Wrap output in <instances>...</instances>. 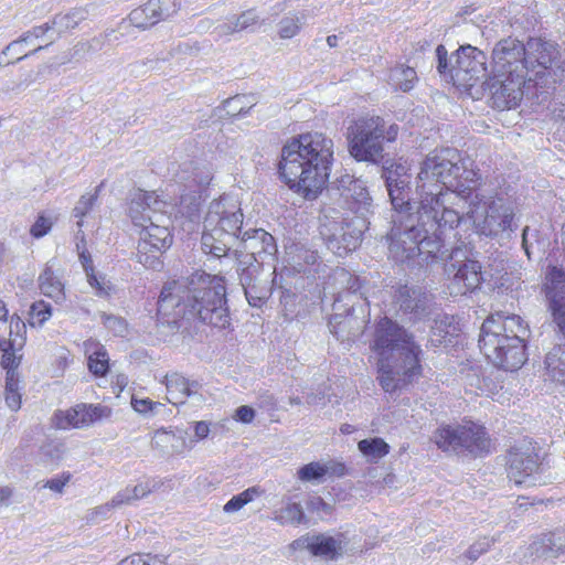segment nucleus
<instances>
[{"label": "nucleus", "instance_id": "35", "mask_svg": "<svg viewBox=\"0 0 565 565\" xmlns=\"http://www.w3.org/2000/svg\"><path fill=\"white\" fill-rule=\"evenodd\" d=\"M259 20L255 9H248L242 12L239 15H233L227 19L226 22L216 26V31L220 35H228L236 32H242L249 26L255 25Z\"/></svg>", "mask_w": 565, "mask_h": 565}, {"label": "nucleus", "instance_id": "14", "mask_svg": "<svg viewBox=\"0 0 565 565\" xmlns=\"http://www.w3.org/2000/svg\"><path fill=\"white\" fill-rule=\"evenodd\" d=\"M526 79L527 75L522 74H505L502 77L489 74L486 85L490 92L491 107L498 110L516 108L523 99Z\"/></svg>", "mask_w": 565, "mask_h": 565}, {"label": "nucleus", "instance_id": "20", "mask_svg": "<svg viewBox=\"0 0 565 565\" xmlns=\"http://www.w3.org/2000/svg\"><path fill=\"white\" fill-rule=\"evenodd\" d=\"M494 335L495 338H515L525 342L530 335L529 326L520 316H492L484 320L481 327L480 337Z\"/></svg>", "mask_w": 565, "mask_h": 565}, {"label": "nucleus", "instance_id": "10", "mask_svg": "<svg viewBox=\"0 0 565 565\" xmlns=\"http://www.w3.org/2000/svg\"><path fill=\"white\" fill-rule=\"evenodd\" d=\"M459 210L462 220L468 217L476 230L486 236H498L504 232H513L514 210L503 199L486 200L478 189L472 191L466 203Z\"/></svg>", "mask_w": 565, "mask_h": 565}, {"label": "nucleus", "instance_id": "17", "mask_svg": "<svg viewBox=\"0 0 565 565\" xmlns=\"http://www.w3.org/2000/svg\"><path fill=\"white\" fill-rule=\"evenodd\" d=\"M545 292L553 319L565 337V270L562 267L548 266Z\"/></svg>", "mask_w": 565, "mask_h": 565}, {"label": "nucleus", "instance_id": "13", "mask_svg": "<svg viewBox=\"0 0 565 565\" xmlns=\"http://www.w3.org/2000/svg\"><path fill=\"white\" fill-rule=\"evenodd\" d=\"M479 347L488 360L505 371L519 370L527 359L525 342L515 338L479 337Z\"/></svg>", "mask_w": 565, "mask_h": 565}, {"label": "nucleus", "instance_id": "4", "mask_svg": "<svg viewBox=\"0 0 565 565\" xmlns=\"http://www.w3.org/2000/svg\"><path fill=\"white\" fill-rule=\"evenodd\" d=\"M372 349L379 356L377 379L385 392L402 390L420 375V347L411 333L387 317L376 324Z\"/></svg>", "mask_w": 565, "mask_h": 565}, {"label": "nucleus", "instance_id": "52", "mask_svg": "<svg viewBox=\"0 0 565 565\" xmlns=\"http://www.w3.org/2000/svg\"><path fill=\"white\" fill-rule=\"evenodd\" d=\"M333 279L341 284L345 285V294L355 295L361 289V281L359 277L350 274L344 268H338L333 273Z\"/></svg>", "mask_w": 565, "mask_h": 565}, {"label": "nucleus", "instance_id": "3", "mask_svg": "<svg viewBox=\"0 0 565 565\" xmlns=\"http://www.w3.org/2000/svg\"><path fill=\"white\" fill-rule=\"evenodd\" d=\"M332 161L333 140L321 132H307L282 147L278 170L291 190L313 200L326 186Z\"/></svg>", "mask_w": 565, "mask_h": 565}, {"label": "nucleus", "instance_id": "56", "mask_svg": "<svg viewBox=\"0 0 565 565\" xmlns=\"http://www.w3.org/2000/svg\"><path fill=\"white\" fill-rule=\"evenodd\" d=\"M161 21L170 19L181 9V0H152Z\"/></svg>", "mask_w": 565, "mask_h": 565}, {"label": "nucleus", "instance_id": "47", "mask_svg": "<svg viewBox=\"0 0 565 565\" xmlns=\"http://www.w3.org/2000/svg\"><path fill=\"white\" fill-rule=\"evenodd\" d=\"M262 491L258 487H250L243 492L234 495L223 507L225 513H234L242 510L247 503L252 502Z\"/></svg>", "mask_w": 565, "mask_h": 565}, {"label": "nucleus", "instance_id": "24", "mask_svg": "<svg viewBox=\"0 0 565 565\" xmlns=\"http://www.w3.org/2000/svg\"><path fill=\"white\" fill-rule=\"evenodd\" d=\"M215 215L220 218L217 227L233 236H237V232H241L243 224V213L236 203L230 201L226 198L214 200L210 203L206 216Z\"/></svg>", "mask_w": 565, "mask_h": 565}, {"label": "nucleus", "instance_id": "62", "mask_svg": "<svg viewBox=\"0 0 565 565\" xmlns=\"http://www.w3.org/2000/svg\"><path fill=\"white\" fill-rule=\"evenodd\" d=\"M71 472L64 471L58 477L46 480L42 488L50 489L55 493L62 494L65 486L71 481Z\"/></svg>", "mask_w": 565, "mask_h": 565}, {"label": "nucleus", "instance_id": "22", "mask_svg": "<svg viewBox=\"0 0 565 565\" xmlns=\"http://www.w3.org/2000/svg\"><path fill=\"white\" fill-rule=\"evenodd\" d=\"M527 555L534 559H556L565 555V531L541 533L532 539Z\"/></svg>", "mask_w": 565, "mask_h": 565}, {"label": "nucleus", "instance_id": "9", "mask_svg": "<svg viewBox=\"0 0 565 565\" xmlns=\"http://www.w3.org/2000/svg\"><path fill=\"white\" fill-rule=\"evenodd\" d=\"M367 226L366 217L352 216L333 206L323 207L320 216V235L328 249L338 256L354 250Z\"/></svg>", "mask_w": 565, "mask_h": 565}, {"label": "nucleus", "instance_id": "41", "mask_svg": "<svg viewBox=\"0 0 565 565\" xmlns=\"http://www.w3.org/2000/svg\"><path fill=\"white\" fill-rule=\"evenodd\" d=\"M344 546L342 541L323 534L313 535L312 555L333 559L340 555Z\"/></svg>", "mask_w": 565, "mask_h": 565}, {"label": "nucleus", "instance_id": "23", "mask_svg": "<svg viewBox=\"0 0 565 565\" xmlns=\"http://www.w3.org/2000/svg\"><path fill=\"white\" fill-rule=\"evenodd\" d=\"M446 228L451 230L449 226H441L440 228L430 231L429 233L423 231L422 237L418 238V255H416L414 264L423 266L424 264H428L430 260H444L447 257L455 259L457 254L460 252L459 249L452 250L449 255L448 250L444 249L445 246L440 235Z\"/></svg>", "mask_w": 565, "mask_h": 565}, {"label": "nucleus", "instance_id": "25", "mask_svg": "<svg viewBox=\"0 0 565 565\" xmlns=\"http://www.w3.org/2000/svg\"><path fill=\"white\" fill-rule=\"evenodd\" d=\"M365 328V321L354 316V307L345 310V315L335 312L329 320L330 332L340 341H351L360 337Z\"/></svg>", "mask_w": 565, "mask_h": 565}, {"label": "nucleus", "instance_id": "53", "mask_svg": "<svg viewBox=\"0 0 565 565\" xmlns=\"http://www.w3.org/2000/svg\"><path fill=\"white\" fill-rule=\"evenodd\" d=\"M102 185L103 183L96 189L94 194L82 195L76 206L74 207L73 215L74 217L79 218V221L77 222L78 227L83 226L82 218L92 210L93 205L97 200L98 191Z\"/></svg>", "mask_w": 565, "mask_h": 565}, {"label": "nucleus", "instance_id": "46", "mask_svg": "<svg viewBox=\"0 0 565 565\" xmlns=\"http://www.w3.org/2000/svg\"><path fill=\"white\" fill-rule=\"evenodd\" d=\"M130 24L126 20H122L117 24L116 28H107L99 35L93 38L89 41V49L99 47L104 43L118 41L121 36L128 33Z\"/></svg>", "mask_w": 565, "mask_h": 565}, {"label": "nucleus", "instance_id": "5", "mask_svg": "<svg viewBox=\"0 0 565 565\" xmlns=\"http://www.w3.org/2000/svg\"><path fill=\"white\" fill-rule=\"evenodd\" d=\"M164 205L154 192L138 190L132 194L128 207L134 225L141 228L137 260L152 269L161 266L157 254L169 248L172 243L170 217L162 211Z\"/></svg>", "mask_w": 565, "mask_h": 565}, {"label": "nucleus", "instance_id": "49", "mask_svg": "<svg viewBox=\"0 0 565 565\" xmlns=\"http://www.w3.org/2000/svg\"><path fill=\"white\" fill-rule=\"evenodd\" d=\"M297 476L299 480L303 482H317L320 483L323 481V478L327 476V470H324L323 463L319 461H312L302 466Z\"/></svg>", "mask_w": 565, "mask_h": 565}, {"label": "nucleus", "instance_id": "63", "mask_svg": "<svg viewBox=\"0 0 565 565\" xmlns=\"http://www.w3.org/2000/svg\"><path fill=\"white\" fill-rule=\"evenodd\" d=\"M42 455L52 462H58L63 459L65 447L61 443H47L41 448Z\"/></svg>", "mask_w": 565, "mask_h": 565}, {"label": "nucleus", "instance_id": "60", "mask_svg": "<svg viewBox=\"0 0 565 565\" xmlns=\"http://www.w3.org/2000/svg\"><path fill=\"white\" fill-rule=\"evenodd\" d=\"M52 315L50 305L44 301L34 302L30 308V317L32 319L31 324H42L44 323Z\"/></svg>", "mask_w": 565, "mask_h": 565}, {"label": "nucleus", "instance_id": "55", "mask_svg": "<svg viewBox=\"0 0 565 565\" xmlns=\"http://www.w3.org/2000/svg\"><path fill=\"white\" fill-rule=\"evenodd\" d=\"M84 413L89 427L99 420L108 419L111 416V408L102 404H85Z\"/></svg>", "mask_w": 565, "mask_h": 565}, {"label": "nucleus", "instance_id": "19", "mask_svg": "<svg viewBox=\"0 0 565 565\" xmlns=\"http://www.w3.org/2000/svg\"><path fill=\"white\" fill-rule=\"evenodd\" d=\"M446 270L449 275L454 274L448 284L451 296L466 295L477 289L482 280L481 265L477 260L468 259L459 266L451 263Z\"/></svg>", "mask_w": 565, "mask_h": 565}, {"label": "nucleus", "instance_id": "11", "mask_svg": "<svg viewBox=\"0 0 565 565\" xmlns=\"http://www.w3.org/2000/svg\"><path fill=\"white\" fill-rule=\"evenodd\" d=\"M434 441L444 451L467 450L472 455H481L490 449V439L484 428L471 422L440 427L434 434Z\"/></svg>", "mask_w": 565, "mask_h": 565}, {"label": "nucleus", "instance_id": "15", "mask_svg": "<svg viewBox=\"0 0 565 565\" xmlns=\"http://www.w3.org/2000/svg\"><path fill=\"white\" fill-rule=\"evenodd\" d=\"M525 45L512 36L500 40L492 50L490 74L502 77L505 74L527 75Z\"/></svg>", "mask_w": 565, "mask_h": 565}, {"label": "nucleus", "instance_id": "29", "mask_svg": "<svg viewBox=\"0 0 565 565\" xmlns=\"http://www.w3.org/2000/svg\"><path fill=\"white\" fill-rule=\"evenodd\" d=\"M151 448L163 457H172L186 450V440L181 434L161 428L154 431Z\"/></svg>", "mask_w": 565, "mask_h": 565}, {"label": "nucleus", "instance_id": "34", "mask_svg": "<svg viewBox=\"0 0 565 565\" xmlns=\"http://www.w3.org/2000/svg\"><path fill=\"white\" fill-rule=\"evenodd\" d=\"M310 17L309 10L289 12L278 22V36L282 40L295 38Z\"/></svg>", "mask_w": 565, "mask_h": 565}, {"label": "nucleus", "instance_id": "28", "mask_svg": "<svg viewBox=\"0 0 565 565\" xmlns=\"http://www.w3.org/2000/svg\"><path fill=\"white\" fill-rule=\"evenodd\" d=\"M386 188L395 211L393 218H405L416 214L414 205L409 202V181H399V183H396L395 179L388 177Z\"/></svg>", "mask_w": 565, "mask_h": 565}, {"label": "nucleus", "instance_id": "1", "mask_svg": "<svg viewBox=\"0 0 565 565\" xmlns=\"http://www.w3.org/2000/svg\"><path fill=\"white\" fill-rule=\"evenodd\" d=\"M469 159H463L454 148L429 152L419 166L416 192L423 213H441V220L450 226L462 221L459 207L479 185L480 174Z\"/></svg>", "mask_w": 565, "mask_h": 565}, {"label": "nucleus", "instance_id": "42", "mask_svg": "<svg viewBox=\"0 0 565 565\" xmlns=\"http://www.w3.org/2000/svg\"><path fill=\"white\" fill-rule=\"evenodd\" d=\"M358 448L369 462L375 463L390 452V445L380 437L360 440Z\"/></svg>", "mask_w": 565, "mask_h": 565}, {"label": "nucleus", "instance_id": "58", "mask_svg": "<svg viewBox=\"0 0 565 565\" xmlns=\"http://www.w3.org/2000/svg\"><path fill=\"white\" fill-rule=\"evenodd\" d=\"M104 326L111 331L115 335L122 337L127 331V323L125 319L113 315L102 312L100 315Z\"/></svg>", "mask_w": 565, "mask_h": 565}, {"label": "nucleus", "instance_id": "44", "mask_svg": "<svg viewBox=\"0 0 565 565\" xmlns=\"http://www.w3.org/2000/svg\"><path fill=\"white\" fill-rule=\"evenodd\" d=\"M255 105L253 96L236 95L227 98L223 103V107L227 115L232 117L244 116L249 113L252 107Z\"/></svg>", "mask_w": 565, "mask_h": 565}, {"label": "nucleus", "instance_id": "32", "mask_svg": "<svg viewBox=\"0 0 565 565\" xmlns=\"http://www.w3.org/2000/svg\"><path fill=\"white\" fill-rule=\"evenodd\" d=\"M161 484L162 482L160 480H147L139 482L134 487L128 486L121 489L113 498L115 499V503L118 508L122 505H130L156 491Z\"/></svg>", "mask_w": 565, "mask_h": 565}, {"label": "nucleus", "instance_id": "31", "mask_svg": "<svg viewBox=\"0 0 565 565\" xmlns=\"http://www.w3.org/2000/svg\"><path fill=\"white\" fill-rule=\"evenodd\" d=\"M167 399L169 403L183 404L185 399L196 393L198 383H190L183 375L171 373L166 376Z\"/></svg>", "mask_w": 565, "mask_h": 565}, {"label": "nucleus", "instance_id": "45", "mask_svg": "<svg viewBox=\"0 0 565 565\" xmlns=\"http://www.w3.org/2000/svg\"><path fill=\"white\" fill-rule=\"evenodd\" d=\"M546 374L551 381L565 385V358L550 352L545 358Z\"/></svg>", "mask_w": 565, "mask_h": 565}, {"label": "nucleus", "instance_id": "36", "mask_svg": "<svg viewBox=\"0 0 565 565\" xmlns=\"http://www.w3.org/2000/svg\"><path fill=\"white\" fill-rule=\"evenodd\" d=\"M84 348L86 354L88 355L89 371L97 376L105 375L108 371L109 361L105 348L94 340L85 341Z\"/></svg>", "mask_w": 565, "mask_h": 565}, {"label": "nucleus", "instance_id": "57", "mask_svg": "<svg viewBox=\"0 0 565 565\" xmlns=\"http://www.w3.org/2000/svg\"><path fill=\"white\" fill-rule=\"evenodd\" d=\"M495 537L483 536L476 541L466 552L465 556L470 561H477L483 553H486L494 543Z\"/></svg>", "mask_w": 565, "mask_h": 565}, {"label": "nucleus", "instance_id": "18", "mask_svg": "<svg viewBox=\"0 0 565 565\" xmlns=\"http://www.w3.org/2000/svg\"><path fill=\"white\" fill-rule=\"evenodd\" d=\"M341 198L347 205V211L352 216L366 217L372 207V198L363 181L344 175L339 181Z\"/></svg>", "mask_w": 565, "mask_h": 565}, {"label": "nucleus", "instance_id": "7", "mask_svg": "<svg viewBox=\"0 0 565 565\" xmlns=\"http://www.w3.org/2000/svg\"><path fill=\"white\" fill-rule=\"evenodd\" d=\"M423 212L422 204L418 203L416 214L405 218H393L388 250L390 257L396 263H415L418 255V238L422 237L423 231L429 233L441 226L456 227L445 223L441 213L437 211L425 214Z\"/></svg>", "mask_w": 565, "mask_h": 565}, {"label": "nucleus", "instance_id": "37", "mask_svg": "<svg viewBox=\"0 0 565 565\" xmlns=\"http://www.w3.org/2000/svg\"><path fill=\"white\" fill-rule=\"evenodd\" d=\"M154 4L152 0H149L143 6L134 9L128 15L129 24L140 30H147L160 22L161 19Z\"/></svg>", "mask_w": 565, "mask_h": 565}, {"label": "nucleus", "instance_id": "39", "mask_svg": "<svg viewBox=\"0 0 565 565\" xmlns=\"http://www.w3.org/2000/svg\"><path fill=\"white\" fill-rule=\"evenodd\" d=\"M88 15L89 11L86 7L73 8L66 13L56 14L52 25L58 33H64L75 29L81 22L87 20Z\"/></svg>", "mask_w": 565, "mask_h": 565}, {"label": "nucleus", "instance_id": "51", "mask_svg": "<svg viewBox=\"0 0 565 565\" xmlns=\"http://www.w3.org/2000/svg\"><path fill=\"white\" fill-rule=\"evenodd\" d=\"M19 377H6V403L12 411H18L21 407V394L19 392Z\"/></svg>", "mask_w": 565, "mask_h": 565}, {"label": "nucleus", "instance_id": "40", "mask_svg": "<svg viewBox=\"0 0 565 565\" xmlns=\"http://www.w3.org/2000/svg\"><path fill=\"white\" fill-rule=\"evenodd\" d=\"M416 82V71L405 65L395 66L391 70L388 75V84L396 90L409 92L413 89Z\"/></svg>", "mask_w": 565, "mask_h": 565}, {"label": "nucleus", "instance_id": "61", "mask_svg": "<svg viewBox=\"0 0 565 565\" xmlns=\"http://www.w3.org/2000/svg\"><path fill=\"white\" fill-rule=\"evenodd\" d=\"M213 179V171L205 164L195 163L192 168V180L198 185H207Z\"/></svg>", "mask_w": 565, "mask_h": 565}, {"label": "nucleus", "instance_id": "64", "mask_svg": "<svg viewBox=\"0 0 565 565\" xmlns=\"http://www.w3.org/2000/svg\"><path fill=\"white\" fill-rule=\"evenodd\" d=\"M87 281L96 290L97 296L105 297L109 295L110 284L103 277L98 278L94 274L93 268H90V271H87Z\"/></svg>", "mask_w": 565, "mask_h": 565}, {"label": "nucleus", "instance_id": "38", "mask_svg": "<svg viewBox=\"0 0 565 565\" xmlns=\"http://www.w3.org/2000/svg\"><path fill=\"white\" fill-rule=\"evenodd\" d=\"M39 287L44 296L52 298L56 302H61L65 298L62 281L49 266L45 267L39 277Z\"/></svg>", "mask_w": 565, "mask_h": 565}, {"label": "nucleus", "instance_id": "59", "mask_svg": "<svg viewBox=\"0 0 565 565\" xmlns=\"http://www.w3.org/2000/svg\"><path fill=\"white\" fill-rule=\"evenodd\" d=\"M408 168L403 163L393 162L390 166L383 168V178L385 179V184L388 183V177L395 179L396 183L399 181H409L407 178Z\"/></svg>", "mask_w": 565, "mask_h": 565}, {"label": "nucleus", "instance_id": "21", "mask_svg": "<svg viewBox=\"0 0 565 565\" xmlns=\"http://www.w3.org/2000/svg\"><path fill=\"white\" fill-rule=\"evenodd\" d=\"M218 220L215 215L205 216L201 238L202 250L215 258L227 256L238 241V236L224 233L217 227Z\"/></svg>", "mask_w": 565, "mask_h": 565}, {"label": "nucleus", "instance_id": "30", "mask_svg": "<svg viewBox=\"0 0 565 565\" xmlns=\"http://www.w3.org/2000/svg\"><path fill=\"white\" fill-rule=\"evenodd\" d=\"M237 271L239 273V281L248 303L260 308L269 298L270 288L266 285H257L255 277L257 271H253V269H237Z\"/></svg>", "mask_w": 565, "mask_h": 565}, {"label": "nucleus", "instance_id": "26", "mask_svg": "<svg viewBox=\"0 0 565 565\" xmlns=\"http://www.w3.org/2000/svg\"><path fill=\"white\" fill-rule=\"evenodd\" d=\"M524 45L527 72L536 66L547 70L556 58L557 50L553 42L531 38Z\"/></svg>", "mask_w": 565, "mask_h": 565}, {"label": "nucleus", "instance_id": "12", "mask_svg": "<svg viewBox=\"0 0 565 565\" xmlns=\"http://www.w3.org/2000/svg\"><path fill=\"white\" fill-rule=\"evenodd\" d=\"M277 246L274 237L263 228L244 232L239 248L234 250L237 269L258 271L260 266L274 260Z\"/></svg>", "mask_w": 565, "mask_h": 565}, {"label": "nucleus", "instance_id": "2", "mask_svg": "<svg viewBox=\"0 0 565 565\" xmlns=\"http://www.w3.org/2000/svg\"><path fill=\"white\" fill-rule=\"evenodd\" d=\"M186 313L202 322L225 328L230 323L226 288L222 277L194 271L188 277L167 282L158 300V315L171 317L175 323Z\"/></svg>", "mask_w": 565, "mask_h": 565}, {"label": "nucleus", "instance_id": "16", "mask_svg": "<svg viewBox=\"0 0 565 565\" xmlns=\"http://www.w3.org/2000/svg\"><path fill=\"white\" fill-rule=\"evenodd\" d=\"M539 470L540 458L531 445L516 447L509 452L508 478L516 486H535Z\"/></svg>", "mask_w": 565, "mask_h": 565}, {"label": "nucleus", "instance_id": "54", "mask_svg": "<svg viewBox=\"0 0 565 565\" xmlns=\"http://www.w3.org/2000/svg\"><path fill=\"white\" fill-rule=\"evenodd\" d=\"M118 565H166V558L150 553H136L121 559Z\"/></svg>", "mask_w": 565, "mask_h": 565}, {"label": "nucleus", "instance_id": "43", "mask_svg": "<svg viewBox=\"0 0 565 565\" xmlns=\"http://www.w3.org/2000/svg\"><path fill=\"white\" fill-rule=\"evenodd\" d=\"M306 515L300 503L288 502L274 512L273 520L279 525H298L305 522Z\"/></svg>", "mask_w": 565, "mask_h": 565}, {"label": "nucleus", "instance_id": "8", "mask_svg": "<svg viewBox=\"0 0 565 565\" xmlns=\"http://www.w3.org/2000/svg\"><path fill=\"white\" fill-rule=\"evenodd\" d=\"M436 56L438 72L449 77L457 87L471 88L480 81H487L490 74L487 55L470 44L461 45L450 58L446 47L440 44L436 49Z\"/></svg>", "mask_w": 565, "mask_h": 565}, {"label": "nucleus", "instance_id": "33", "mask_svg": "<svg viewBox=\"0 0 565 565\" xmlns=\"http://www.w3.org/2000/svg\"><path fill=\"white\" fill-rule=\"evenodd\" d=\"M85 404H77L66 411H57L54 414V426L57 429L76 428L82 429L88 427L85 416Z\"/></svg>", "mask_w": 565, "mask_h": 565}, {"label": "nucleus", "instance_id": "27", "mask_svg": "<svg viewBox=\"0 0 565 565\" xmlns=\"http://www.w3.org/2000/svg\"><path fill=\"white\" fill-rule=\"evenodd\" d=\"M397 303L404 312L416 317L425 316L429 308L430 295L420 288L401 286L395 294Z\"/></svg>", "mask_w": 565, "mask_h": 565}, {"label": "nucleus", "instance_id": "6", "mask_svg": "<svg viewBox=\"0 0 565 565\" xmlns=\"http://www.w3.org/2000/svg\"><path fill=\"white\" fill-rule=\"evenodd\" d=\"M398 130L397 125H387L380 116H362L347 129L349 153L356 161L377 164L384 158V142L395 141Z\"/></svg>", "mask_w": 565, "mask_h": 565}, {"label": "nucleus", "instance_id": "50", "mask_svg": "<svg viewBox=\"0 0 565 565\" xmlns=\"http://www.w3.org/2000/svg\"><path fill=\"white\" fill-rule=\"evenodd\" d=\"M115 509H118V505L115 503V499L111 498L110 501L87 510L83 519L87 524H96L107 520Z\"/></svg>", "mask_w": 565, "mask_h": 565}, {"label": "nucleus", "instance_id": "48", "mask_svg": "<svg viewBox=\"0 0 565 565\" xmlns=\"http://www.w3.org/2000/svg\"><path fill=\"white\" fill-rule=\"evenodd\" d=\"M0 349L3 352L1 365L7 371L6 377H10V373H12L13 377H19L17 369L21 362V356L15 354V352L12 350V343L9 341H1Z\"/></svg>", "mask_w": 565, "mask_h": 565}]
</instances>
